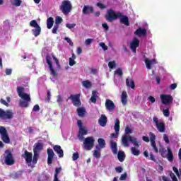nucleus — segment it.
Wrapping results in <instances>:
<instances>
[{"mask_svg":"<svg viewBox=\"0 0 181 181\" xmlns=\"http://www.w3.org/2000/svg\"><path fill=\"white\" fill-rule=\"evenodd\" d=\"M121 16H122V13H116L115 11L110 8L105 15V19H106L107 22L112 23L113 21H117V19L121 18Z\"/></svg>","mask_w":181,"mask_h":181,"instance_id":"1","label":"nucleus"},{"mask_svg":"<svg viewBox=\"0 0 181 181\" xmlns=\"http://www.w3.org/2000/svg\"><path fill=\"white\" fill-rule=\"evenodd\" d=\"M128 141L133 144L134 146L139 147V144L138 143V140L136 139V138H134L129 134H123V136H122V144L125 148H128V146H129V143L128 142Z\"/></svg>","mask_w":181,"mask_h":181,"instance_id":"2","label":"nucleus"},{"mask_svg":"<svg viewBox=\"0 0 181 181\" xmlns=\"http://www.w3.org/2000/svg\"><path fill=\"white\" fill-rule=\"evenodd\" d=\"M158 151L162 158H166L169 162H173V152L170 147H168L166 150L161 146Z\"/></svg>","mask_w":181,"mask_h":181,"instance_id":"3","label":"nucleus"},{"mask_svg":"<svg viewBox=\"0 0 181 181\" xmlns=\"http://www.w3.org/2000/svg\"><path fill=\"white\" fill-rule=\"evenodd\" d=\"M72 8L71 2L69 0H64L60 6V10L64 15H69L71 12Z\"/></svg>","mask_w":181,"mask_h":181,"instance_id":"4","label":"nucleus"},{"mask_svg":"<svg viewBox=\"0 0 181 181\" xmlns=\"http://www.w3.org/2000/svg\"><path fill=\"white\" fill-rule=\"evenodd\" d=\"M13 118V111L12 110H4L0 108V119L6 121V119H12Z\"/></svg>","mask_w":181,"mask_h":181,"instance_id":"5","label":"nucleus"},{"mask_svg":"<svg viewBox=\"0 0 181 181\" xmlns=\"http://www.w3.org/2000/svg\"><path fill=\"white\" fill-rule=\"evenodd\" d=\"M4 163L7 166H12V165H15V158H13V154H12V152L9 150L5 151Z\"/></svg>","mask_w":181,"mask_h":181,"instance_id":"6","label":"nucleus"},{"mask_svg":"<svg viewBox=\"0 0 181 181\" xmlns=\"http://www.w3.org/2000/svg\"><path fill=\"white\" fill-rule=\"evenodd\" d=\"M0 136L1 141L4 144H11V139L9 138V134H8V130L4 126H0Z\"/></svg>","mask_w":181,"mask_h":181,"instance_id":"7","label":"nucleus"},{"mask_svg":"<svg viewBox=\"0 0 181 181\" xmlns=\"http://www.w3.org/2000/svg\"><path fill=\"white\" fill-rule=\"evenodd\" d=\"M25 88L22 86H18L17 87V93L21 98L22 100H24V101H26L27 103H30V95L28 93H25Z\"/></svg>","mask_w":181,"mask_h":181,"instance_id":"8","label":"nucleus"},{"mask_svg":"<svg viewBox=\"0 0 181 181\" xmlns=\"http://www.w3.org/2000/svg\"><path fill=\"white\" fill-rule=\"evenodd\" d=\"M153 121L156 124V127L159 132L163 133L166 129V127L165 126V122L163 121L160 120L156 117H153Z\"/></svg>","mask_w":181,"mask_h":181,"instance_id":"9","label":"nucleus"},{"mask_svg":"<svg viewBox=\"0 0 181 181\" xmlns=\"http://www.w3.org/2000/svg\"><path fill=\"white\" fill-rule=\"evenodd\" d=\"M94 142L95 140L93 136L86 137L83 141L84 148L86 151H91L94 146Z\"/></svg>","mask_w":181,"mask_h":181,"instance_id":"10","label":"nucleus"},{"mask_svg":"<svg viewBox=\"0 0 181 181\" xmlns=\"http://www.w3.org/2000/svg\"><path fill=\"white\" fill-rule=\"evenodd\" d=\"M45 59L46 62L49 66L51 76H53L54 77H57V72L54 70V69H53V64L52 63V57H50V54H47Z\"/></svg>","mask_w":181,"mask_h":181,"instance_id":"11","label":"nucleus"},{"mask_svg":"<svg viewBox=\"0 0 181 181\" xmlns=\"http://www.w3.org/2000/svg\"><path fill=\"white\" fill-rule=\"evenodd\" d=\"M160 98L161 100V103L164 104V105H168L173 103V98L171 95L161 94Z\"/></svg>","mask_w":181,"mask_h":181,"instance_id":"12","label":"nucleus"},{"mask_svg":"<svg viewBox=\"0 0 181 181\" xmlns=\"http://www.w3.org/2000/svg\"><path fill=\"white\" fill-rule=\"evenodd\" d=\"M68 100H71L74 107H80L81 105V100H80V94L71 95Z\"/></svg>","mask_w":181,"mask_h":181,"instance_id":"13","label":"nucleus"},{"mask_svg":"<svg viewBox=\"0 0 181 181\" xmlns=\"http://www.w3.org/2000/svg\"><path fill=\"white\" fill-rule=\"evenodd\" d=\"M119 119L117 118L115 119V124L114 126V129L115 131V133H112L110 134L111 138H118V134H119Z\"/></svg>","mask_w":181,"mask_h":181,"instance_id":"14","label":"nucleus"},{"mask_svg":"<svg viewBox=\"0 0 181 181\" xmlns=\"http://www.w3.org/2000/svg\"><path fill=\"white\" fill-rule=\"evenodd\" d=\"M22 158H24L26 163H32V159L33 158V154L28 151H25L22 154Z\"/></svg>","mask_w":181,"mask_h":181,"instance_id":"15","label":"nucleus"},{"mask_svg":"<svg viewBox=\"0 0 181 181\" xmlns=\"http://www.w3.org/2000/svg\"><path fill=\"white\" fill-rule=\"evenodd\" d=\"M47 153L48 155L47 163L48 165H52L53 163V159L54 158V152L53 151V149L49 148L47 150Z\"/></svg>","mask_w":181,"mask_h":181,"instance_id":"16","label":"nucleus"},{"mask_svg":"<svg viewBox=\"0 0 181 181\" xmlns=\"http://www.w3.org/2000/svg\"><path fill=\"white\" fill-rule=\"evenodd\" d=\"M136 47H139V40H138V38H134L130 43V49L132 50L133 53H136Z\"/></svg>","mask_w":181,"mask_h":181,"instance_id":"17","label":"nucleus"},{"mask_svg":"<svg viewBox=\"0 0 181 181\" xmlns=\"http://www.w3.org/2000/svg\"><path fill=\"white\" fill-rule=\"evenodd\" d=\"M94 12V8L91 6H84L82 9V13L83 15H90Z\"/></svg>","mask_w":181,"mask_h":181,"instance_id":"18","label":"nucleus"},{"mask_svg":"<svg viewBox=\"0 0 181 181\" xmlns=\"http://www.w3.org/2000/svg\"><path fill=\"white\" fill-rule=\"evenodd\" d=\"M105 107L106 109L108 110V111H112V110L115 108V104L114 103V102H112V100L107 99L105 101Z\"/></svg>","mask_w":181,"mask_h":181,"instance_id":"19","label":"nucleus"},{"mask_svg":"<svg viewBox=\"0 0 181 181\" xmlns=\"http://www.w3.org/2000/svg\"><path fill=\"white\" fill-rule=\"evenodd\" d=\"M119 22L122 23V25H125V26H129V18L127 16H124L122 13V16L119 17Z\"/></svg>","mask_w":181,"mask_h":181,"instance_id":"20","label":"nucleus"},{"mask_svg":"<svg viewBox=\"0 0 181 181\" xmlns=\"http://www.w3.org/2000/svg\"><path fill=\"white\" fill-rule=\"evenodd\" d=\"M54 152L59 154V158H63L64 156V153H63V149H62V146L59 145H55L53 147Z\"/></svg>","mask_w":181,"mask_h":181,"instance_id":"21","label":"nucleus"},{"mask_svg":"<svg viewBox=\"0 0 181 181\" xmlns=\"http://www.w3.org/2000/svg\"><path fill=\"white\" fill-rule=\"evenodd\" d=\"M98 124L100 127H105L107 125V116L105 115H101L98 119Z\"/></svg>","mask_w":181,"mask_h":181,"instance_id":"22","label":"nucleus"},{"mask_svg":"<svg viewBox=\"0 0 181 181\" xmlns=\"http://www.w3.org/2000/svg\"><path fill=\"white\" fill-rule=\"evenodd\" d=\"M170 177H171L173 181H179L177 180V177H176V175H175V173H173L172 171L170 172ZM162 179H163V181H170V178L166 176H163Z\"/></svg>","mask_w":181,"mask_h":181,"instance_id":"23","label":"nucleus"},{"mask_svg":"<svg viewBox=\"0 0 181 181\" xmlns=\"http://www.w3.org/2000/svg\"><path fill=\"white\" fill-rule=\"evenodd\" d=\"M43 149V144L42 143H36L33 147L34 153H39Z\"/></svg>","mask_w":181,"mask_h":181,"instance_id":"24","label":"nucleus"},{"mask_svg":"<svg viewBox=\"0 0 181 181\" xmlns=\"http://www.w3.org/2000/svg\"><path fill=\"white\" fill-rule=\"evenodd\" d=\"M98 145L95 146L96 149H104L105 148V140L104 139H98Z\"/></svg>","mask_w":181,"mask_h":181,"instance_id":"25","label":"nucleus"},{"mask_svg":"<svg viewBox=\"0 0 181 181\" xmlns=\"http://www.w3.org/2000/svg\"><path fill=\"white\" fill-rule=\"evenodd\" d=\"M110 148L112 149V153L115 155H117L118 153V148L117 146V142L111 140L110 141Z\"/></svg>","mask_w":181,"mask_h":181,"instance_id":"26","label":"nucleus"},{"mask_svg":"<svg viewBox=\"0 0 181 181\" xmlns=\"http://www.w3.org/2000/svg\"><path fill=\"white\" fill-rule=\"evenodd\" d=\"M121 101L124 105L128 103V94L127 93L126 91H123L122 93Z\"/></svg>","mask_w":181,"mask_h":181,"instance_id":"27","label":"nucleus"},{"mask_svg":"<svg viewBox=\"0 0 181 181\" xmlns=\"http://www.w3.org/2000/svg\"><path fill=\"white\" fill-rule=\"evenodd\" d=\"M145 63L146 68L148 69V70H151V69H152V64L156 63V61L155 59L149 60L148 58H146Z\"/></svg>","mask_w":181,"mask_h":181,"instance_id":"28","label":"nucleus"},{"mask_svg":"<svg viewBox=\"0 0 181 181\" xmlns=\"http://www.w3.org/2000/svg\"><path fill=\"white\" fill-rule=\"evenodd\" d=\"M134 35H136V36H146V30L139 28L134 32Z\"/></svg>","mask_w":181,"mask_h":181,"instance_id":"29","label":"nucleus"},{"mask_svg":"<svg viewBox=\"0 0 181 181\" xmlns=\"http://www.w3.org/2000/svg\"><path fill=\"white\" fill-rule=\"evenodd\" d=\"M54 24V20L52 17H49L47 20V29H52L53 25Z\"/></svg>","mask_w":181,"mask_h":181,"instance_id":"30","label":"nucleus"},{"mask_svg":"<svg viewBox=\"0 0 181 181\" xmlns=\"http://www.w3.org/2000/svg\"><path fill=\"white\" fill-rule=\"evenodd\" d=\"M126 84H127V87H130L133 90H134V88H135V82L132 79L127 78Z\"/></svg>","mask_w":181,"mask_h":181,"instance_id":"31","label":"nucleus"},{"mask_svg":"<svg viewBox=\"0 0 181 181\" xmlns=\"http://www.w3.org/2000/svg\"><path fill=\"white\" fill-rule=\"evenodd\" d=\"M33 35L35 37H37L39 35H40V32H42V28L40 27H36L35 29L32 30Z\"/></svg>","mask_w":181,"mask_h":181,"instance_id":"32","label":"nucleus"},{"mask_svg":"<svg viewBox=\"0 0 181 181\" xmlns=\"http://www.w3.org/2000/svg\"><path fill=\"white\" fill-rule=\"evenodd\" d=\"M117 158L119 162H124V160H125V153L124 151H119L117 153Z\"/></svg>","mask_w":181,"mask_h":181,"instance_id":"33","label":"nucleus"},{"mask_svg":"<svg viewBox=\"0 0 181 181\" xmlns=\"http://www.w3.org/2000/svg\"><path fill=\"white\" fill-rule=\"evenodd\" d=\"M90 101H91V103H93V104H95L97 103V91L93 90L92 92V96L90 98Z\"/></svg>","mask_w":181,"mask_h":181,"instance_id":"34","label":"nucleus"},{"mask_svg":"<svg viewBox=\"0 0 181 181\" xmlns=\"http://www.w3.org/2000/svg\"><path fill=\"white\" fill-rule=\"evenodd\" d=\"M88 134V130L86 127H81L79 129V135L81 136H84V135H87Z\"/></svg>","mask_w":181,"mask_h":181,"instance_id":"35","label":"nucleus"},{"mask_svg":"<svg viewBox=\"0 0 181 181\" xmlns=\"http://www.w3.org/2000/svg\"><path fill=\"white\" fill-rule=\"evenodd\" d=\"M77 113L79 117H84V114H86V109L83 107H78L77 109Z\"/></svg>","mask_w":181,"mask_h":181,"instance_id":"36","label":"nucleus"},{"mask_svg":"<svg viewBox=\"0 0 181 181\" xmlns=\"http://www.w3.org/2000/svg\"><path fill=\"white\" fill-rule=\"evenodd\" d=\"M131 152L132 155H134V156H139V154L141 153V151H139V150L136 149L135 147L131 148Z\"/></svg>","mask_w":181,"mask_h":181,"instance_id":"37","label":"nucleus"},{"mask_svg":"<svg viewBox=\"0 0 181 181\" xmlns=\"http://www.w3.org/2000/svg\"><path fill=\"white\" fill-rule=\"evenodd\" d=\"M101 149H96L93 151L94 158H97V159H100L101 158V152H100Z\"/></svg>","mask_w":181,"mask_h":181,"instance_id":"38","label":"nucleus"},{"mask_svg":"<svg viewBox=\"0 0 181 181\" xmlns=\"http://www.w3.org/2000/svg\"><path fill=\"white\" fill-rule=\"evenodd\" d=\"M30 26L32 28H39L40 25H39L36 20H33L30 22Z\"/></svg>","mask_w":181,"mask_h":181,"instance_id":"39","label":"nucleus"},{"mask_svg":"<svg viewBox=\"0 0 181 181\" xmlns=\"http://www.w3.org/2000/svg\"><path fill=\"white\" fill-rule=\"evenodd\" d=\"M29 102H27L26 100H22L20 101L19 105L20 107H23L24 108H28V107H29Z\"/></svg>","mask_w":181,"mask_h":181,"instance_id":"40","label":"nucleus"},{"mask_svg":"<svg viewBox=\"0 0 181 181\" xmlns=\"http://www.w3.org/2000/svg\"><path fill=\"white\" fill-rule=\"evenodd\" d=\"M37 159H39V153H34L33 160H32L33 163L36 165V163H37Z\"/></svg>","mask_w":181,"mask_h":181,"instance_id":"41","label":"nucleus"},{"mask_svg":"<svg viewBox=\"0 0 181 181\" xmlns=\"http://www.w3.org/2000/svg\"><path fill=\"white\" fill-rule=\"evenodd\" d=\"M149 135H150V142H151V144L155 143V139H156V136L155 135V134H153L152 132H150Z\"/></svg>","mask_w":181,"mask_h":181,"instance_id":"42","label":"nucleus"},{"mask_svg":"<svg viewBox=\"0 0 181 181\" xmlns=\"http://www.w3.org/2000/svg\"><path fill=\"white\" fill-rule=\"evenodd\" d=\"M83 86L86 87V88H90V87H91V82H90V81H83Z\"/></svg>","mask_w":181,"mask_h":181,"instance_id":"43","label":"nucleus"},{"mask_svg":"<svg viewBox=\"0 0 181 181\" xmlns=\"http://www.w3.org/2000/svg\"><path fill=\"white\" fill-rule=\"evenodd\" d=\"M62 22H63V18H62L60 16H57L55 18V25H58L59 26Z\"/></svg>","mask_w":181,"mask_h":181,"instance_id":"44","label":"nucleus"},{"mask_svg":"<svg viewBox=\"0 0 181 181\" xmlns=\"http://www.w3.org/2000/svg\"><path fill=\"white\" fill-rule=\"evenodd\" d=\"M129 134H132V129H131L129 127H126L124 130V135H129Z\"/></svg>","mask_w":181,"mask_h":181,"instance_id":"45","label":"nucleus"},{"mask_svg":"<svg viewBox=\"0 0 181 181\" xmlns=\"http://www.w3.org/2000/svg\"><path fill=\"white\" fill-rule=\"evenodd\" d=\"M80 158V154H78V152H75L73 153L72 159L73 160H77Z\"/></svg>","mask_w":181,"mask_h":181,"instance_id":"46","label":"nucleus"},{"mask_svg":"<svg viewBox=\"0 0 181 181\" xmlns=\"http://www.w3.org/2000/svg\"><path fill=\"white\" fill-rule=\"evenodd\" d=\"M115 74H117V76H119L121 77V76H122V74H124V73L122 72V69L121 68H118L115 71Z\"/></svg>","mask_w":181,"mask_h":181,"instance_id":"47","label":"nucleus"},{"mask_svg":"<svg viewBox=\"0 0 181 181\" xmlns=\"http://www.w3.org/2000/svg\"><path fill=\"white\" fill-rule=\"evenodd\" d=\"M58 30H59V25L55 24L52 28V33L54 35H57Z\"/></svg>","mask_w":181,"mask_h":181,"instance_id":"48","label":"nucleus"},{"mask_svg":"<svg viewBox=\"0 0 181 181\" xmlns=\"http://www.w3.org/2000/svg\"><path fill=\"white\" fill-rule=\"evenodd\" d=\"M108 66L110 69H114V67H116L117 64L115 63V61H112L108 63Z\"/></svg>","mask_w":181,"mask_h":181,"instance_id":"49","label":"nucleus"},{"mask_svg":"<svg viewBox=\"0 0 181 181\" xmlns=\"http://www.w3.org/2000/svg\"><path fill=\"white\" fill-rule=\"evenodd\" d=\"M163 114L164 117H169V115H170V112L169 111V109H165L163 110Z\"/></svg>","mask_w":181,"mask_h":181,"instance_id":"50","label":"nucleus"},{"mask_svg":"<svg viewBox=\"0 0 181 181\" xmlns=\"http://www.w3.org/2000/svg\"><path fill=\"white\" fill-rule=\"evenodd\" d=\"M52 59H53V60H54L57 67H60V63L59 62V60L57 59L56 56H54V54H52Z\"/></svg>","mask_w":181,"mask_h":181,"instance_id":"51","label":"nucleus"},{"mask_svg":"<svg viewBox=\"0 0 181 181\" xmlns=\"http://www.w3.org/2000/svg\"><path fill=\"white\" fill-rule=\"evenodd\" d=\"M151 146H153V148L154 149V151L156 152V153H158V152H159V149L158 148V147L156 146V143H151Z\"/></svg>","mask_w":181,"mask_h":181,"instance_id":"52","label":"nucleus"},{"mask_svg":"<svg viewBox=\"0 0 181 181\" xmlns=\"http://www.w3.org/2000/svg\"><path fill=\"white\" fill-rule=\"evenodd\" d=\"M96 6H98V8H100V9H105V8H107V6L103 4V3L101 2L97 3Z\"/></svg>","mask_w":181,"mask_h":181,"instance_id":"53","label":"nucleus"},{"mask_svg":"<svg viewBox=\"0 0 181 181\" xmlns=\"http://www.w3.org/2000/svg\"><path fill=\"white\" fill-rule=\"evenodd\" d=\"M99 45L100 46V47H102V49H103V50H108V47L107 45H105V43L104 42H100L99 43Z\"/></svg>","mask_w":181,"mask_h":181,"instance_id":"54","label":"nucleus"},{"mask_svg":"<svg viewBox=\"0 0 181 181\" xmlns=\"http://www.w3.org/2000/svg\"><path fill=\"white\" fill-rule=\"evenodd\" d=\"M127 176H128V175L127 174V173L122 174L120 176L119 180H127Z\"/></svg>","mask_w":181,"mask_h":181,"instance_id":"55","label":"nucleus"},{"mask_svg":"<svg viewBox=\"0 0 181 181\" xmlns=\"http://www.w3.org/2000/svg\"><path fill=\"white\" fill-rule=\"evenodd\" d=\"M173 172L177 175V177H180V173H179V170L176 167L173 168Z\"/></svg>","mask_w":181,"mask_h":181,"instance_id":"56","label":"nucleus"},{"mask_svg":"<svg viewBox=\"0 0 181 181\" xmlns=\"http://www.w3.org/2000/svg\"><path fill=\"white\" fill-rule=\"evenodd\" d=\"M33 111H34L35 112H37V111H40V107L39 106V105H34L33 108Z\"/></svg>","mask_w":181,"mask_h":181,"instance_id":"57","label":"nucleus"},{"mask_svg":"<svg viewBox=\"0 0 181 181\" xmlns=\"http://www.w3.org/2000/svg\"><path fill=\"white\" fill-rule=\"evenodd\" d=\"M22 4V0H14L15 6H21Z\"/></svg>","mask_w":181,"mask_h":181,"instance_id":"58","label":"nucleus"},{"mask_svg":"<svg viewBox=\"0 0 181 181\" xmlns=\"http://www.w3.org/2000/svg\"><path fill=\"white\" fill-rule=\"evenodd\" d=\"M0 103H1V104H3V105H5L6 107H9V103L4 99H1Z\"/></svg>","mask_w":181,"mask_h":181,"instance_id":"59","label":"nucleus"},{"mask_svg":"<svg viewBox=\"0 0 181 181\" xmlns=\"http://www.w3.org/2000/svg\"><path fill=\"white\" fill-rule=\"evenodd\" d=\"M75 26H76L75 23H72V24L67 23V24H66V28H68V29H73V28H74Z\"/></svg>","mask_w":181,"mask_h":181,"instance_id":"60","label":"nucleus"},{"mask_svg":"<svg viewBox=\"0 0 181 181\" xmlns=\"http://www.w3.org/2000/svg\"><path fill=\"white\" fill-rule=\"evenodd\" d=\"M62 172V168H57L55 169L54 176H59V173Z\"/></svg>","mask_w":181,"mask_h":181,"instance_id":"61","label":"nucleus"},{"mask_svg":"<svg viewBox=\"0 0 181 181\" xmlns=\"http://www.w3.org/2000/svg\"><path fill=\"white\" fill-rule=\"evenodd\" d=\"M76 64V61L74 59H72L71 58H69V66L71 67H73Z\"/></svg>","mask_w":181,"mask_h":181,"instance_id":"62","label":"nucleus"},{"mask_svg":"<svg viewBox=\"0 0 181 181\" xmlns=\"http://www.w3.org/2000/svg\"><path fill=\"white\" fill-rule=\"evenodd\" d=\"M163 140L165 141V144H169V137H168V135L166 134H163Z\"/></svg>","mask_w":181,"mask_h":181,"instance_id":"63","label":"nucleus"},{"mask_svg":"<svg viewBox=\"0 0 181 181\" xmlns=\"http://www.w3.org/2000/svg\"><path fill=\"white\" fill-rule=\"evenodd\" d=\"M65 40L69 43L71 46H74V44L71 42V40L69 37H65Z\"/></svg>","mask_w":181,"mask_h":181,"instance_id":"64","label":"nucleus"}]
</instances>
